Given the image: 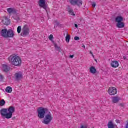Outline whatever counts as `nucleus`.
<instances>
[{
	"label": "nucleus",
	"mask_w": 128,
	"mask_h": 128,
	"mask_svg": "<svg viewBox=\"0 0 128 128\" xmlns=\"http://www.w3.org/2000/svg\"><path fill=\"white\" fill-rule=\"evenodd\" d=\"M16 112V108L11 106L8 108H3L0 110L2 118L10 120L12 118V114Z\"/></svg>",
	"instance_id": "1"
},
{
	"label": "nucleus",
	"mask_w": 128,
	"mask_h": 128,
	"mask_svg": "<svg viewBox=\"0 0 128 128\" xmlns=\"http://www.w3.org/2000/svg\"><path fill=\"white\" fill-rule=\"evenodd\" d=\"M8 60L11 62L12 66H22V58L17 56H10V58H8Z\"/></svg>",
	"instance_id": "2"
},
{
	"label": "nucleus",
	"mask_w": 128,
	"mask_h": 128,
	"mask_svg": "<svg viewBox=\"0 0 128 128\" xmlns=\"http://www.w3.org/2000/svg\"><path fill=\"white\" fill-rule=\"evenodd\" d=\"M48 109L46 108H40L38 110V116L40 118H44V116L48 114Z\"/></svg>",
	"instance_id": "3"
},
{
	"label": "nucleus",
	"mask_w": 128,
	"mask_h": 128,
	"mask_svg": "<svg viewBox=\"0 0 128 128\" xmlns=\"http://www.w3.org/2000/svg\"><path fill=\"white\" fill-rule=\"evenodd\" d=\"M54 120V118L52 115V113L50 111H48V114H46L45 115L44 121L42 122L43 124H50L52 122V120Z\"/></svg>",
	"instance_id": "4"
},
{
	"label": "nucleus",
	"mask_w": 128,
	"mask_h": 128,
	"mask_svg": "<svg viewBox=\"0 0 128 128\" xmlns=\"http://www.w3.org/2000/svg\"><path fill=\"white\" fill-rule=\"evenodd\" d=\"M30 30L28 26V25H25L22 28V32L20 34L21 36L26 38V36H30Z\"/></svg>",
	"instance_id": "5"
},
{
	"label": "nucleus",
	"mask_w": 128,
	"mask_h": 128,
	"mask_svg": "<svg viewBox=\"0 0 128 128\" xmlns=\"http://www.w3.org/2000/svg\"><path fill=\"white\" fill-rule=\"evenodd\" d=\"M70 2L74 6H82V0H70Z\"/></svg>",
	"instance_id": "6"
},
{
	"label": "nucleus",
	"mask_w": 128,
	"mask_h": 128,
	"mask_svg": "<svg viewBox=\"0 0 128 128\" xmlns=\"http://www.w3.org/2000/svg\"><path fill=\"white\" fill-rule=\"evenodd\" d=\"M108 94L110 96H116L118 94V89L114 87H110L108 90Z\"/></svg>",
	"instance_id": "7"
},
{
	"label": "nucleus",
	"mask_w": 128,
	"mask_h": 128,
	"mask_svg": "<svg viewBox=\"0 0 128 128\" xmlns=\"http://www.w3.org/2000/svg\"><path fill=\"white\" fill-rule=\"evenodd\" d=\"M38 4L40 8H44V10H46L48 7L46 6V0H39Z\"/></svg>",
	"instance_id": "8"
},
{
	"label": "nucleus",
	"mask_w": 128,
	"mask_h": 128,
	"mask_svg": "<svg viewBox=\"0 0 128 128\" xmlns=\"http://www.w3.org/2000/svg\"><path fill=\"white\" fill-rule=\"evenodd\" d=\"M7 12H8L10 16L14 14V16H16V10L14 8H9L7 9Z\"/></svg>",
	"instance_id": "9"
},
{
	"label": "nucleus",
	"mask_w": 128,
	"mask_h": 128,
	"mask_svg": "<svg viewBox=\"0 0 128 128\" xmlns=\"http://www.w3.org/2000/svg\"><path fill=\"white\" fill-rule=\"evenodd\" d=\"M14 31L12 30H9L7 32V36L6 38H14Z\"/></svg>",
	"instance_id": "10"
},
{
	"label": "nucleus",
	"mask_w": 128,
	"mask_h": 128,
	"mask_svg": "<svg viewBox=\"0 0 128 128\" xmlns=\"http://www.w3.org/2000/svg\"><path fill=\"white\" fill-rule=\"evenodd\" d=\"M2 22L4 26H10V20H9L7 17H4L2 20Z\"/></svg>",
	"instance_id": "11"
},
{
	"label": "nucleus",
	"mask_w": 128,
	"mask_h": 128,
	"mask_svg": "<svg viewBox=\"0 0 128 128\" xmlns=\"http://www.w3.org/2000/svg\"><path fill=\"white\" fill-rule=\"evenodd\" d=\"M14 76L16 80H20L22 78V74L20 72L16 73Z\"/></svg>",
	"instance_id": "12"
},
{
	"label": "nucleus",
	"mask_w": 128,
	"mask_h": 128,
	"mask_svg": "<svg viewBox=\"0 0 128 128\" xmlns=\"http://www.w3.org/2000/svg\"><path fill=\"white\" fill-rule=\"evenodd\" d=\"M1 36L3 38H6V36H8V30L7 29H3L1 31Z\"/></svg>",
	"instance_id": "13"
},
{
	"label": "nucleus",
	"mask_w": 128,
	"mask_h": 128,
	"mask_svg": "<svg viewBox=\"0 0 128 128\" xmlns=\"http://www.w3.org/2000/svg\"><path fill=\"white\" fill-rule=\"evenodd\" d=\"M66 10L67 12H69L70 14H71V16H76V14L74 12V10H72V8L70 6H68L66 8Z\"/></svg>",
	"instance_id": "14"
},
{
	"label": "nucleus",
	"mask_w": 128,
	"mask_h": 128,
	"mask_svg": "<svg viewBox=\"0 0 128 128\" xmlns=\"http://www.w3.org/2000/svg\"><path fill=\"white\" fill-rule=\"evenodd\" d=\"M111 66L114 68H118L120 64H118V61H113Z\"/></svg>",
	"instance_id": "15"
},
{
	"label": "nucleus",
	"mask_w": 128,
	"mask_h": 128,
	"mask_svg": "<svg viewBox=\"0 0 128 128\" xmlns=\"http://www.w3.org/2000/svg\"><path fill=\"white\" fill-rule=\"evenodd\" d=\"M120 100V98L118 96H114L112 98V102L114 104H118Z\"/></svg>",
	"instance_id": "16"
},
{
	"label": "nucleus",
	"mask_w": 128,
	"mask_h": 128,
	"mask_svg": "<svg viewBox=\"0 0 128 128\" xmlns=\"http://www.w3.org/2000/svg\"><path fill=\"white\" fill-rule=\"evenodd\" d=\"M124 22V18L120 16H118L116 18V22L118 24V22Z\"/></svg>",
	"instance_id": "17"
},
{
	"label": "nucleus",
	"mask_w": 128,
	"mask_h": 128,
	"mask_svg": "<svg viewBox=\"0 0 128 128\" xmlns=\"http://www.w3.org/2000/svg\"><path fill=\"white\" fill-rule=\"evenodd\" d=\"M116 26L118 28H124V22H120L117 23Z\"/></svg>",
	"instance_id": "18"
},
{
	"label": "nucleus",
	"mask_w": 128,
	"mask_h": 128,
	"mask_svg": "<svg viewBox=\"0 0 128 128\" xmlns=\"http://www.w3.org/2000/svg\"><path fill=\"white\" fill-rule=\"evenodd\" d=\"M90 72L91 74H96V68L94 67V66H92L90 68Z\"/></svg>",
	"instance_id": "19"
},
{
	"label": "nucleus",
	"mask_w": 128,
	"mask_h": 128,
	"mask_svg": "<svg viewBox=\"0 0 128 128\" xmlns=\"http://www.w3.org/2000/svg\"><path fill=\"white\" fill-rule=\"evenodd\" d=\"M3 70L6 72H8L10 70V68L8 65L4 64L3 65Z\"/></svg>",
	"instance_id": "20"
},
{
	"label": "nucleus",
	"mask_w": 128,
	"mask_h": 128,
	"mask_svg": "<svg viewBox=\"0 0 128 128\" xmlns=\"http://www.w3.org/2000/svg\"><path fill=\"white\" fill-rule=\"evenodd\" d=\"M6 92L8 94H12V88L10 86H8L6 88Z\"/></svg>",
	"instance_id": "21"
},
{
	"label": "nucleus",
	"mask_w": 128,
	"mask_h": 128,
	"mask_svg": "<svg viewBox=\"0 0 128 128\" xmlns=\"http://www.w3.org/2000/svg\"><path fill=\"white\" fill-rule=\"evenodd\" d=\"M108 128H114V125L112 123V122H108Z\"/></svg>",
	"instance_id": "22"
},
{
	"label": "nucleus",
	"mask_w": 128,
	"mask_h": 128,
	"mask_svg": "<svg viewBox=\"0 0 128 128\" xmlns=\"http://www.w3.org/2000/svg\"><path fill=\"white\" fill-rule=\"evenodd\" d=\"M13 18H14V20H18H18H20V16H18V14L17 13L16 15H14Z\"/></svg>",
	"instance_id": "23"
},
{
	"label": "nucleus",
	"mask_w": 128,
	"mask_h": 128,
	"mask_svg": "<svg viewBox=\"0 0 128 128\" xmlns=\"http://www.w3.org/2000/svg\"><path fill=\"white\" fill-rule=\"evenodd\" d=\"M66 40L68 44L70 42V35H67L66 36Z\"/></svg>",
	"instance_id": "24"
},
{
	"label": "nucleus",
	"mask_w": 128,
	"mask_h": 128,
	"mask_svg": "<svg viewBox=\"0 0 128 128\" xmlns=\"http://www.w3.org/2000/svg\"><path fill=\"white\" fill-rule=\"evenodd\" d=\"M4 104H6V101H4V100H2L0 102V105L1 106H4Z\"/></svg>",
	"instance_id": "25"
},
{
	"label": "nucleus",
	"mask_w": 128,
	"mask_h": 128,
	"mask_svg": "<svg viewBox=\"0 0 128 128\" xmlns=\"http://www.w3.org/2000/svg\"><path fill=\"white\" fill-rule=\"evenodd\" d=\"M55 48L57 49V52H60L62 51V50H60V48L58 46V44H55Z\"/></svg>",
	"instance_id": "26"
},
{
	"label": "nucleus",
	"mask_w": 128,
	"mask_h": 128,
	"mask_svg": "<svg viewBox=\"0 0 128 128\" xmlns=\"http://www.w3.org/2000/svg\"><path fill=\"white\" fill-rule=\"evenodd\" d=\"M17 30L18 34H20V32H22V26H19Z\"/></svg>",
	"instance_id": "27"
},
{
	"label": "nucleus",
	"mask_w": 128,
	"mask_h": 128,
	"mask_svg": "<svg viewBox=\"0 0 128 128\" xmlns=\"http://www.w3.org/2000/svg\"><path fill=\"white\" fill-rule=\"evenodd\" d=\"M54 24H55V26H60V24L58 22L55 21L54 22Z\"/></svg>",
	"instance_id": "28"
},
{
	"label": "nucleus",
	"mask_w": 128,
	"mask_h": 128,
	"mask_svg": "<svg viewBox=\"0 0 128 128\" xmlns=\"http://www.w3.org/2000/svg\"><path fill=\"white\" fill-rule=\"evenodd\" d=\"M49 40H54V36L52 34L50 35L49 36Z\"/></svg>",
	"instance_id": "29"
},
{
	"label": "nucleus",
	"mask_w": 128,
	"mask_h": 128,
	"mask_svg": "<svg viewBox=\"0 0 128 128\" xmlns=\"http://www.w3.org/2000/svg\"><path fill=\"white\" fill-rule=\"evenodd\" d=\"M96 2H93L92 4V8H96Z\"/></svg>",
	"instance_id": "30"
},
{
	"label": "nucleus",
	"mask_w": 128,
	"mask_h": 128,
	"mask_svg": "<svg viewBox=\"0 0 128 128\" xmlns=\"http://www.w3.org/2000/svg\"><path fill=\"white\" fill-rule=\"evenodd\" d=\"M74 40H80V37L76 36L74 38Z\"/></svg>",
	"instance_id": "31"
},
{
	"label": "nucleus",
	"mask_w": 128,
	"mask_h": 128,
	"mask_svg": "<svg viewBox=\"0 0 128 128\" xmlns=\"http://www.w3.org/2000/svg\"><path fill=\"white\" fill-rule=\"evenodd\" d=\"M70 58H74V55H70L69 57Z\"/></svg>",
	"instance_id": "32"
},
{
	"label": "nucleus",
	"mask_w": 128,
	"mask_h": 128,
	"mask_svg": "<svg viewBox=\"0 0 128 128\" xmlns=\"http://www.w3.org/2000/svg\"><path fill=\"white\" fill-rule=\"evenodd\" d=\"M90 54L92 56L93 58H94V53L92 51H90Z\"/></svg>",
	"instance_id": "33"
},
{
	"label": "nucleus",
	"mask_w": 128,
	"mask_h": 128,
	"mask_svg": "<svg viewBox=\"0 0 128 128\" xmlns=\"http://www.w3.org/2000/svg\"><path fill=\"white\" fill-rule=\"evenodd\" d=\"M3 78H2V76L0 75V80H2Z\"/></svg>",
	"instance_id": "34"
},
{
	"label": "nucleus",
	"mask_w": 128,
	"mask_h": 128,
	"mask_svg": "<svg viewBox=\"0 0 128 128\" xmlns=\"http://www.w3.org/2000/svg\"><path fill=\"white\" fill-rule=\"evenodd\" d=\"M120 106H122V108H124V104H120Z\"/></svg>",
	"instance_id": "35"
},
{
	"label": "nucleus",
	"mask_w": 128,
	"mask_h": 128,
	"mask_svg": "<svg viewBox=\"0 0 128 128\" xmlns=\"http://www.w3.org/2000/svg\"><path fill=\"white\" fill-rule=\"evenodd\" d=\"M75 28H78V24H76Z\"/></svg>",
	"instance_id": "36"
},
{
	"label": "nucleus",
	"mask_w": 128,
	"mask_h": 128,
	"mask_svg": "<svg viewBox=\"0 0 128 128\" xmlns=\"http://www.w3.org/2000/svg\"><path fill=\"white\" fill-rule=\"evenodd\" d=\"M81 128H86V126H82Z\"/></svg>",
	"instance_id": "37"
},
{
	"label": "nucleus",
	"mask_w": 128,
	"mask_h": 128,
	"mask_svg": "<svg viewBox=\"0 0 128 128\" xmlns=\"http://www.w3.org/2000/svg\"><path fill=\"white\" fill-rule=\"evenodd\" d=\"M126 128H128V122L126 124Z\"/></svg>",
	"instance_id": "38"
},
{
	"label": "nucleus",
	"mask_w": 128,
	"mask_h": 128,
	"mask_svg": "<svg viewBox=\"0 0 128 128\" xmlns=\"http://www.w3.org/2000/svg\"><path fill=\"white\" fill-rule=\"evenodd\" d=\"M123 58H124V60H126V57L124 56V57H123Z\"/></svg>",
	"instance_id": "39"
},
{
	"label": "nucleus",
	"mask_w": 128,
	"mask_h": 128,
	"mask_svg": "<svg viewBox=\"0 0 128 128\" xmlns=\"http://www.w3.org/2000/svg\"><path fill=\"white\" fill-rule=\"evenodd\" d=\"M12 120H16V117H14L12 118Z\"/></svg>",
	"instance_id": "40"
},
{
	"label": "nucleus",
	"mask_w": 128,
	"mask_h": 128,
	"mask_svg": "<svg viewBox=\"0 0 128 128\" xmlns=\"http://www.w3.org/2000/svg\"><path fill=\"white\" fill-rule=\"evenodd\" d=\"M82 48H86V46L83 45V46H82Z\"/></svg>",
	"instance_id": "41"
},
{
	"label": "nucleus",
	"mask_w": 128,
	"mask_h": 128,
	"mask_svg": "<svg viewBox=\"0 0 128 128\" xmlns=\"http://www.w3.org/2000/svg\"><path fill=\"white\" fill-rule=\"evenodd\" d=\"M117 122L120 123V120H118L117 121Z\"/></svg>",
	"instance_id": "42"
}]
</instances>
